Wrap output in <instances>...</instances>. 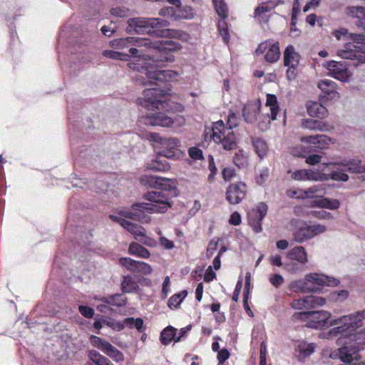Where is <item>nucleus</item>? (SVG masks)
Masks as SVG:
<instances>
[{"mask_svg":"<svg viewBox=\"0 0 365 365\" xmlns=\"http://www.w3.org/2000/svg\"><path fill=\"white\" fill-rule=\"evenodd\" d=\"M124 327L127 326L130 328H136L138 331H141L143 325V321L140 318L134 319L133 317L127 318L123 321Z\"/></svg>","mask_w":365,"mask_h":365,"instance_id":"8fccbe9b","label":"nucleus"},{"mask_svg":"<svg viewBox=\"0 0 365 365\" xmlns=\"http://www.w3.org/2000/svg\"><path fill=\"white\" fill-rule=\"evenodd\" d=\"M139 180L143 185L153 187H160L163 185V182L167 180L163 178L145 175L141 176Z\"/></svg>","mask_w":365,"mask_h":365,"instance_id":"cd10ccee","label":"nucleus"},{"mask_svg":"<svg viewBox=\"0 0 365 365\" xmlns=\"http://www.w3.org/2000/svg\"><path fill=\"white\" fill-rule=\"evenodd\" d=\"M255 53L257 56L265 53L264 59L267 62H276L280 56L279 43L272 41L262 42L258 46Z\"/></svg>","mask_w":365,"mask_h":365,"instance_id":"9b49d317","label":"nucleus"},{"mask_svg":"<svg viewBox=\"0 0 365 365\" xmlns=\"http://www.w3.org/2000/svg\"><path fill=\"white\" fill-rule=\"evenodd\" d=\"M129 54L130 57H135L139 60H146L148 56L143 54L144 51L148 50H155L156 41H151L147 38H133L132 37Z\"/></svg>","mask_w":365,"mask_h":365,"instance_id":"1a4fd4ad","label":"nucleus"},{"mask_svg":"<svg viewBox=\"0 0 365 365\" xmlns=\"http://www.w3.org/2000/svg\"><path fill=\"white\" fill-rule=\"evenodd\" d=\"M327 68L333 77L342 81H347L351 76L346 63L344 62L329 61L327 63Z\"/></svg>","mask_w":365,"mask_h":365,"instance_id":"dca6fc26","label":"nucleus"},{"mask_svg":"<svg viewBox=\"0 0 365 365\" xmlns=\"http://www.w3.org/2000/svg\"><path fill=\"white\" fill-rule=\"evenodd\" d=\"M290 289L295 292L305 293L308 291L313 290L307 287V282L301 280L292 282L290 284Z\"/></svg>","mask_w":365,"mask_h":365,"instance_id":"09e8293b","label":"nucleus"},{"mask_svg":"<svg viewBox=\"0 0 365 365\" xmlns=\"http://www.w3.org/2000/svg\"><path fill=\"white\" fill-rule=\"evenodd\" d=\"M347 15L363 20L364 19V6H349L346 9Z\"/></svg>","mask_w":365,"mask_h":365,"instance_id":"de8ad7c7","label":"nucleus"},{"mask_svg":"<svg viewBox=\"0 0 365 365\" xmlns=\"http://www.w3.org/2000/svg\"><path fill=\"white\" fill-rule=\"evenodd\" d=\"M269 281L276 288L281 286L284 282L282 276L279 274H273L270 275Z\"/></svg>","mask_w":365,"mask_h":365,"instance_id":"bf43d9fd","label":"nucleus"},{"mask_svg":"<svg viewBox=\"0 0 365 365\" xmlns=\"http://www.w3.org/2000/svg\"><path fill=\"white\" fill-rule=\"evenodd\" d=\"M158 234L160 235L159 243L163 247L168 250L174 247L173 242L163 236L161 230H158Z\"/></svg>","mask_w":365,"mask_h":365,"instance_id":"13d9d810","label":"nucleus"},{"mask_svg":"<svg viewBox=\"0 0 365 365\" xmlns=\"http://www.w3.org/2000/svg\"><path fill=\"white\" fill-rule=\"evenodd\" d=\"M267 205L263 202L258 205L257 212L258 213V219L259 221H262L267 215Z\"/></svg>","mask_w":365,"mask_h":365,"instance_id":"69168bd1","label":"nucleus"},{"mask_svg":"<svg viewBox=\"0 0 365 365\" xmlns=\"http://www.w3.org/2000/svg\"><path fill=\"white\" fill-rule=\"evenodd\" d=\"M146 123L151 125H159L163 127H170L173 125V120L163 113L153 114L146 117Z\"/></svg>","mask_w":365,"mask_h":365,"instance_id":"a211bd4d","label":"nucleus"},{"mask_svg":"<svg viewBox=\"0 0 365 365\" xmlns=\"http://www.w3.org/2000/svg\"><path fill=\"white\" fill-rule=\"evenodd\" d=\"M307 304H307V302H305V297H304V298L294 299L291 303V307L295 309H308Z\"/></svg>","mask_w":365,"mask_h":365,"instance_id":"052dcab7","label":"nucleus"},{"mask_svg":"<svg viewBox=\"0 0 365 365\" xmlns=\"http://www.w3.org/2000/svg\"><path fill=\"white\" fill-rule=\"evenodd\" d=\"M365 319V309L336 318L331 324L337 325L327 333V338L338 336H349L362 349L365 346V328L358 331Z\"/></svg>","mask_w":365,"mask_h":365,"instance_id":"f257e3e1","label":"nucleus"},{"mask_svg":"<svg viewBox=\"0 0 365 365\" xmlns=\"http://www.w3.org/2000/svg\"><path fill=\"white\" fill-rule=\"evenodd\" d=\"M318 87L328 99L334 100L339 98V93L336 91L334 82L329 80H322L318 83Z\"/></svg>","mask_w":365,"mask_h":365,"instance_id":"6ab92c4d","label":"nucleus"},{"mask_svg":"<svg viewBox=\"0 0 365 365\" xmlns=\"http://www.w3.org/2000/svg\"><path fill=\"white\" fill-rule=\"evenodd\" d=\"M246 185L243 182L230 184L226 191V200L232 205H237L245 197Z\"/></svg>","mask_w":365,"mask_h":365,"instance_id":"ddd939ff","label":"nucleus"},{"mask_svg":"<svg viewBox=\"0 0 365 365\" xmlns=\"http://www.w3.org/2000/svg\"><path fill=\"white\" fill-rule=\"evenodd\" d=\"M286 257L289 261H296L301 265H304L308 262V255L304 247L297 246L289 250L286 253Z\"/></svg>","mask_w":365,"mask_h":365,"instance_id":"f3484780","label":"nucleus"},{"mask_svg":"<svg viewBox=\"0 0 365 365\" xmlns=\"http://www.w3.org/2000/svg\"><path fill=\"white\" fill-rule=\"evenodd\" d=\"M213 4L218 16L222 19L219 21L218 27L221 36L225 42H228L229 34L228 27L225 21L227 16V7L223 0H213Z\"/></svg>","mask_w":365,"mask_h":365,"instance_id":"4468645a","label":"nucleus"},{"mask_svg":"<svg viewBox=\"0 0 365 365\" xmlns=\"http://www.w3.org/2000/svg\"><path fill=\"white\" fill-rule=\"evenodd\" d=\"M305 281L308 283H311L312 284H317L320 286H324L325 280L327 279V276L317 274V273H311L307 274L304 278Z\"/></svg>","mask_w":365,"mask_h":365,"instance_id":"ea45409f","label":"nucleus"},{"mask_svg":"<svg viewBox=\"0 0 365 365\" xmlns=\"http://www.w3.org/2000/svg\"><path fill=\"white\" fill-rule=\"evenodd\" d=\"M301 125L302 128L310 130L326 131L329 129V125L326 123L310 118L302 120Z\"/></svg>","mask_w":365,"mask_h":365,"instance_id":"b1692460","label":"nucleus"},{"mask_svg":"<svg viewBox=\"0 0 365 365\" xmlns=\"http://www.w3.org/2000/svg\"><path fill=\"white\" fill-rule=\"evenodd\" d=\"M349 44L347 43L345 46L346 49L339 50L337 54L342 58L344 59H356L359 63H365V56L361 54V51L359 50H351L349 47Z\"/></svg>","mask_w":365,"mask_h":365,"instance_id":"5701e85b","label":"nucleus"},{"mask_svg":"<svg viewBox=\"0 0 365 365\" xmlns=\"http://www.w3.org/2000/svg\"><path fill=\"white\" fill-rule=\"evenodd\" d=\"M260 104L259 102L247 105L243 109V116L247 122L252 123L257 118Z\"/></svg>","mask_w":365,"mask_h":365,"instance_id":"a878e982","label":"nucleus"},{"mask_svg":"<svg viewBox=\"0 0 365 365\" xmlns=\"http://www.w3.org/2000/svg\"><path fill=\"white\" fill-rule=\"evenodd\" d=\"M329 176V179L336 181H344L346 182L349 180V176L347 174L344 173L342 170H334L332 171L330 174H327Z\"/></svg>","mask_w":365,"mask_h":365,"instance_id":"5fc2aeb1","label":"nucleus"},{"mask_svg":"<svg viewBox=\"0 0 365 365\" xmlns=\"http://www.w3.org/2000/svg\"><path fill=\"white\" fill-rule=\"evenodd\" d=\"M307 180H312L316 182H323L329 180V176L319 170H314L307 169Z\"/></svg>","mask_w":365,"mask_h":365,"instance_id":"c9c22d12","label":"nucleus"},{"mask_svg":"<svg viewBox=\"0 0 365 365\" xmlns=\"http://www.w3.org/2000/svg\"><path fill=\"white\" fill-rule=\"evenodd\" d=\"M284 269L291 274L297 273L301 270L299 266L294 261H289L286 262L284 265Z\"/></svg>","mask_w":365,"mask_h":365,"instance_id":"e2e57ef3","label":"nucleus"},{"mask_svg":"<svg viewBox=\"0 0 365 365\" xmlns=\"http://www.w3.org/2000/svg\"><path fill=\"white\" fill-rule=\"evenodd\" d=\"M342 165L347 168V170L351 173H365V165H361V160H352L349 161H344L341 163H327L326 165Z\"/></svg>","mask_w":365,"mask_h":365,"instance_id":"393cba45","label":"nucleus"},{"mask_svg":"<svg viewBox=\"0 0 365 365\" xmlns=\"http://www.w3.org/2000/svg\"><path fill=\"white\" fill-rule=\"evenodd\" d=\"M279 4L278 0H269L258 5L254 11V19L260 24H267L269 21V13Z\"/></svg>","mask_w":365,"mask_h":365,"instance_id":"f8f14e48","label":"nucleus"},{"mask_svg":"<svg viewBox=\"0 0 365 365\" xmlns=\"http://www.w3.org/2000/svg\"><path fill=\"white\" fill-rule=\"evenodd\" d=\"M307 169H302L294 171L292 178L296 180H307Z\"/></svg>","mask_w":365,"mask_h":365,"instance_id":"680f3d73","label":"nucleus"},{"mask_svg":"<svg viewBox=\"0 0 365 365\" xmlns=\"http://www.w3.org/2000/svg\"><path fill=\"white\" fill-rule=\"evenodd\" d=\"M307 227L309 228L310 234L312 235V237H313L315 235L323 233L327 230L326 226L320 224L312 225Z\"/></svg>","mask_w":365,"mask_h":365,"instance_id":"6e6d98bb","label":"nucleus"},{"mask_svg":"<svg viewBox=\"0 0 365 365\" xmlns=\"http://www.w3.org/2000/svg\"><path fill=\"white\" fill-rule=\"evenodd\" d=\"M119 262L122 266L133 273L143 274H150L153 273L152 267L144 262L135 261L129 257H122L119 259Z\"/></svg>","mask_w":365,"mask_h":365,"instance_id":"2eb2a0df","label":"nucleus"},{"mask_svg":"<svg viewBox=\"0 0 365 365\" xmlns=\"http://www.w3.org/2000/svg\"><path fill=\"white\" fill-rule=\"evenodd\" d=\"M124 228L131 234L135 236V239H138V237H145V234L146 233L145 230L136 224L132 223L129 221L125 222Z\"/></svg>","mask_w":365,"mask_h":365,"instance_id":"72a5a7b5","label":"nucleus"},{"mask_svg":"<svg viewBox=\"0 0 365 365\" xmlns=\"http://www.w3.org/2000/svg\"><path fill=\"white\" fill-rule=\"evenodd\" d=\"M310 238H312V235L307 226L299 229L294 235V239L297 242H302Z\"/></svg>","mask_w":365,"mask_h":365,"instance_id":"c03bdc74","label":"nucleus"},{"mask_svg":"<svg viewBox=\"0 0 365 365\" xmlns=\"http://www.w3.org/2000/svg\"><path fill=\"white\" fill-rule=\"evenodd\" d=\"M128 253L138 257L147 259L150 257V252L143 246L136 242H131L128 247Z\"/></svg>","mask_w":365,"mask_h":365,"instance_id":"c85d7f7f","label":"nucleus"},{"mask_svg":"<svg viewBox=\"0 0 365 365\" xmlns=\"http://www.w3.org/2000/svg\"><path fill=\"white\" fill-rule=\"evenodd\" d=\"M151 138L158 144L160 149L158 153L161 156L170 158L174 156L180 141L176 138H164L158 133L151 134Z\"/></svg>","mask_w":365,"mask_h":365,"instance_id":"9d476101","label":"nucleus"},{"mask_svg":"<svg viewBox=\"0 0 365 365\" xmlns=\"http://www.w3.org/2000/svg\"><path fill=\"white\" fill-rule=\"evenodd\" d=\"M89 360L96 365H113L110 361L96 350L88 351Z\"/></svg>","mask_w":365,"mask_h":365,"instance_id":"c756f323","label":"nucleus"},{"mask_svg":"<svg viewBox=\"0 0 365 365\" xmlns=\"http://www.w3.org/2000/svg\"><path fill=\"white\" fill-rule=\"evenodd\" d=\"M330 312L321 310L317 312H296L292 315L293 321H303L307 322V326L310 328H322L331 327V324L336 319H331ZM337 327V325H335Z\"/></svg>","mask_w":365,"mask_h":365,"instance_id":"20e7f679","label":"nucleus"},{"mask_svg":"<svg viewBox=\"0 0 365 365\" xmlns=\"http://www.w3.org/2000/svg\"><path fill=\"white\" fill-rule=\"evenodd\" d=\"M234 164L239 168H245L248 165V155L242 150H239L233 157Z\"/></svg>","mask_w":365,"mask_h":365,"instance_id":"4c0bfd02","label":"nucleus"},{"mask_svg":"<svg viewBox=\"0 0 365 365\" xmlns=\"http://www.w3.org/2000/svg\"><path fill=\"white\" fill-rule=\"evenodd\" d=\"M146 169L153 171H165L170 168L169 164L165 160L157 158L155 161L146 165Z\"/></svg>","mask_w":365,"mask_h":365,"instance_id":"e433bc0d","label":"nucleus"},{"mask_svg":"<svg viewBox=\"0 0 365 365\" xmlns=\"http://www.w3.org/2000/svg\"><path fill=\"white\" fill-rule=\"evenodd\" d=\"M103 56L111 59L128 61L130 57V54L113 50H105L103 51Z\"/></svg>","mask_w":365,"mask_h":365,"instance_id":"a19ab883","label":"nucleus"},{"mask_svg":"<svg viewBox=\"0 0 365 365\" xmlns=\"http://www.w3.org/2000/svg\"><path fill=\"white\" fill-rule=\"evenodd\" d=\"M305 302L308 304V309H312L324 305L326 302V299L322 297L312 295L306 297Z\"/></svg>","mask_w":365,"mask_h":365,"instance_id":"a18cd8bd","label":"nucleus"},{"mask_svg":"<svg viewBox=\"0 0 365 365\" xmlns=\"http://www.w3.org/2000/svg\"><path fill=\"white\" fill-rule=\"evenodd\" d=\"M90 341L93 346L99 349L103 352L104 351L108 344L109 343V342L105 341L104 339H103L100 337H98L96 336H93V335H92L90 337Z\"/></svg>","mask_w":365,"mask_h":365,"instance_id":"864d4df0","label":"nucleus"},{"mask_svg":"<svg viewBox=\"0 0 365 365\" xmlns=\"http://www.w3.org/2000/svg\"><path fill=\"white\" fill-rule=\"evenodd\" d=\"M78 310L80 313L86 318H92L94 315V310L86 306H79Z\"/></svg>","mask_w":365,"mask_h":365,"instance_id":"0e129e2a","label":"nucleus"},{"mask_svg":"<svg viewBox=\"0 0 365 365\" xmlns=\"http://www.w3.org/2000/svg\"><path fill=\"white\" fill-rule=\"evenodd\" d=\"M300 59L299 54L292 46H288L284 52V64L285 66L296 69Z\"/></svg>","mask_w":365,"mask_h":365,"instance_id":"aec40b11","label":"nucleus"},{"mask_svg":"<svg viewBox=\"0 0 365 365\" xmlns=\"http://www.w3.org/2000/svg\"><path fill=\"white\" fill-rule=\"evenodd\" d=\"M128 32L133 29L136 33L145 31L147 34L156 37H176L177 31L171 29H163L168 22L160 19L134 18L128 21Z\"/></svg>","mask_w":365,"mask_h":365,"instance_id":"7ed1b4c3","label":"nucleus"},{"mask_svg":"<svg viewBox=\"0 0 365 365\" xmlns=\"http://www.w3.org/2000/svg\"><path fill=\"white\" fill-rule=\"evenodd\" d=\"M155 50L158 51H175L180 49V46L178 43L172 41H156Z\"/></svg>","mask_w":365,"mask_h":365,"instance_id":"473e14b6","label":"nucleus"},{"mask_svg":"<svg viewBox=\"0 0 365 365\" xmlns=\"http://www.w3.org/2000/svg\"><path fill=\"white\" fill-rule=\"evenodd\" d=\"M186 295H187V292L183 291L181 294H175V295L172 296L168 300L169 307L170 308L178 307L180 304L182 299L185 297Z\"/></svg>","mask_w":365,"mask_h":365,"instance_id":"3c124183","label":"nucleus"},{"mask_svg":"<svg viewBox=\"0 0 365 365\" xmlns=\"http://www.w3.org/2000/svg\"><path fill=\"white\" fill-rule=\"evenodd\" d=\"M139 289L138 283L130 275L123 277L121 282V290L123 292H136Z\"/></svg>","mask_w":365,"mask_h":365,"instance_id":"7c9ffc66","label":"nucleus"},{"mask_svg":"<svg viewBox=\"0 0 365 365\" xmlns=\"http://www.w3.org/2000/svg\"><path fill=\"white\" fill-rule=\"evenodd\" d=\"M102 302L113 306L122 307L125 304L126 300L120 294H115L108 298H103Z\"/></svg>","mask_w":365,"mask_h":365,"instance_id":"37998d69","label":"nucleus"},{"mask_svg":"<svg viewBox=\"0 0 365 365\" xmlns=\"http://www.w3.org/2000/svg\"><path fill=\"white\" fill-rule=\"evenodd\" d=\"M311 206L337 210L340 206V202L336 199H330L320 196L312 201Z\"/></svg>","mask_w":365,"mask_h":365,"instance_id":"412c9836","label":"nucleus"},{"mask_svg":"<svg viewBox=\"0 0 365 365\" xmlns=\"http://www.w3.org/2000/svg\"><path fill=\"white\" fill-rule=\"evenodd\" d=\"M266 106L269 108L271 112V119L275 120L278 113V106L277 104V98L273 95H267Z\"/></svg>","mask_w":365,"mask_h":365,"instance_id":"79ce46f5","label":"nucleus"},{"mask_svg":"<svg viewBox=\"0 0 365 365\" xmlns=\"http://www.w3.org/2000/svg\"><path fill=\"white\" fill-rule=\"evenodd\" d=\"M144 198L150 202L134 204L130 210L122 211L120 215L130 219L142 220L145 212L164 213L171 207L170 199L164 192H148L144 194Z\"/></svg>","mask_w":365,"mask_h":365,"instance_id":"f03ea898","label":"nucleus"},{"mask_svg":"<svg viewBox=\"0 0 365 365\" xmlns=\"http://www.w3.org/2000/svg\"><path fill=\"white\" fill-rule=\"evenodd\" d=\"M176 329H174L172 327H168L166 329H165L162 332L160 335V340L161 342L166 345L169 344L172 340H174L175 341H179L180 339V336L175 337V332Z\"/></svg>","mask_w":365,"mask_h":365,"instance_id":"2f4dec72","label":"nucleus"},{"mask_svg":"<svg viewBox=\"0 0 365 365\" xmlns=\"http://www.w3.org/2000/svg\"><path fill=\"white\" fill-rule=\"evenodd\" d=\"M104 324L116 331H120L124 328L123 322H116L113 319L103 320Z\"/></svg>","mask_w":365,"mask_h":365,"instance_id":"4d7b16f0","label":"nucleus"},{"mask_svg":"<svg viewBox=\"0 0 365 365\" xmlns=\"http://www.w3.org/2000/svg\"><path fill=\"white\" fill-rule=\"evenodd\" d=\"M349 39L356 43H361L365 45V35L362 34H350Z\"/></svg>","mask_w":365,"mask_h":365,"instance_id":"774afa93","label":"nucleus"},{"mask_svg":"<svg viewBox=\"0 0 365 365\" xmlns=\"http://www.w3.org/2000/svg\"><path fill=\"white\" fill-rule=\"evenodd\" d=\"M322 157L318 154H312L306 158V163L311 165H314L321 162Z\"/></svg>","mask_w":365,"mask_h":365,"instance_id":"338daca9","label":"nucleus"},{"mask_svg":"<svg viewBox=\"0 0 365 365\" xmlns=\"http://www.w3.org/2000/svg\"><path fill=\"white\" fill-rule=\"evenodd\" d=\"M252 144L259 158L262 159L267 155L269 147L265 140L259 138H252Z\"/></svg>","mask_w":365,"mask_h":365,"instance_id":"bb28decb","label":"nucleus"},{"mask_svg":"<svg viewBox=\"0 0 365 365\" xmlns=\"http://www.w3.org/2000/svg\"><path fill=\"white\" fill-rule=\"evenodd\" d=\"M178 76V72L172 70L158 71L151 67L150 69L147 67H142L141 75L137 77L136 80L140 84L143 86L152 85L154 81L171 80Z\"/></svg>","mask_w":365,"mask_h":365,"instance_id":"0eeeda50","label":"nucleus"},{"mask_svg":"<svg viewBox=\"0 0 365 365\" xmlns=\"http://www.w3.org/2000/svg\"><path fill=\"white\" fill-rule=\"evenodd\" d=\"M331 143V138L324 135H319L316 141L317 148L319 149H326Z\"/></svg>","mask_w":365,"mask_h":365,"instance_id":"603ef678","label":"nucleus"},{"mask_svg":"<svg viewBox=\"0 0 365 365\" xmlns=\"http://www.w3.org/2000/svg\"><path fill=\"white\" fill-rule=\"evenodd\" d=\"M164 93L163 91L157 88H148L143 91L142 98L136 100L137 104L145 107L148 110L163 109L164 108L162 98Z\"/></svg>","mask_w":365,"mask_h":365,"instance_id":"6e6552de","label":"nucleus"},{"mask_svg":"<svg viewBox=\"0 0 365 365\" xmlns=\"http://www.w3.org/2000/svg\"><path fill=\"white\" fill-rule=\"evenodd\" d=\"M103 352L117 362L123 361L124 360V356L122 352L118 350L110 343L108 344Z\"/></svg>","mask_w":365,"mask_h":365,"instance_id":"f704fd0d","label":"nucleus"},{"mask_svg":"<svg viewBox=\"0 0 365 365\" xmlns=\"http://www.w3.org/2000/svg\"><path fill=\"white\" fill-rule=\"evenodd\" d=\"M315 346L314 344H307V342H300L298 345V349L300 355L306 357L312 354L314 351Z\"/></svg>","mask_w":365,"mask_h":365,"instance_id":"49530a36","label":"nucleus"},{"mask_svg":"<svg viewBox=\"0 0 365 365\" xmlns=\"http://www.w3.org/2000/svg\"><path fill=\"white\" fill-rule=\"evenodd\" d=\"M131 41H133L132 37L115 39L110 42V46L113 49L122 50L124 48H128L129 50L130 48Z\"/></svg>","mask_w":365,"mask_h":365,"instance_id":"58836bf2","label":"nucleus"},{"mask_svg":"<svg viewBox=\"0 0 365 365\" xmlns=\"http://www.w3.org/2000/svg\"><path fill=\"white\" fill-rule=\"evenodd\" d=\"M307 109L309 115L312 117L323 118L328 114V110L318 102H307Z\"/></svg>","mask_w":365,"mask_h":365,"instance_id":"4be33fe9","label":"nucleus"},{"mask_svg":"<svg viewBox=\"0 0 365 365\" xmlns=\"http://www.w3.org/2000/svg\"><path fill=\"white\" fill-rule=\"evenodd\" d=\"M212 138L225 150H232L237 148L238 139L235 133L227 129L222 120L213 123L212 128Z\"/></svg>","mask_w":365,"mask_h":365,"instance_id":"39448f33","label":"nucleus"},{"mask_svg":"<svg viewBox=\"0 0 365 365\" xmlns=\"http://www.w3.org/2000/svg\"><path fill=\"white\" fill-rule=\"evenodd\" d=\"M337 343L342 346L339 349L340 360L346 364H351L360 359L359 351L362 349L349 336H338Z\"/></svg>","mask_w":365,"mask_h":365,"instance_id":"423d86ee","label":"nucleus"}]
</instances>
